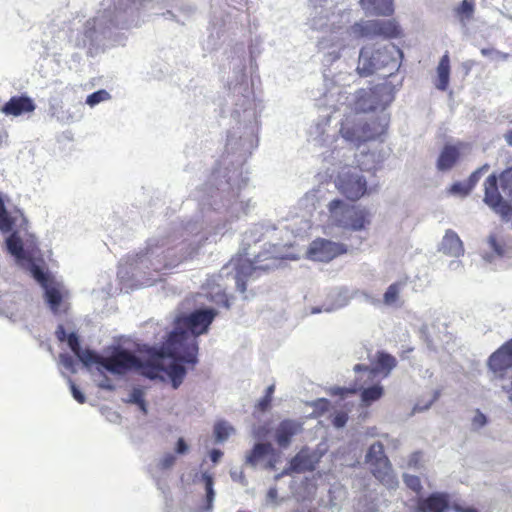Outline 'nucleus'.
<instances>
[{
	"instance_id": "nucleus-1",
	"label": "nucleus",
	"mask_w": 512,
	"mask_h": 512,
	"mask_svg": "<svg viewBox=\"0 0 512 512\" xmlns=\"http://www.w3.org/2000/svg\"><path fill=\"white\" fill-rule=\"evenodd\" d=\"M193 341V337L186 333H170L159 349L149 352V359L143 361L138 358L139 363L134 370L147 378H158L165 371L163 359L166 357L195 366L198 359H195L196 346Z\"/></svg>"
},
{
	"instance_id": "nucleus-2",
	"label": "nucleus",
	"mask_w": 512,
	"mask_h": 512,
	"mask_svg": "<svg viewBox=\"0 0 512 512\" xmlns=\"http://www.w3.org/2000/svg\"><path fill=\"white\" fill-rule=\"evenodd\" d=\"M402 59V50L393 43L378 48L365 46L360 50L356 71L361 77H368L387 69V75L391 76L400 68Z\"/></svg>"
},
{
	"instance_id": "nucleus-3",
	"label": "nucleus",
	"mask_w": 512,
	"mask_h": 512,
	"mask_svg": "<svg viewBox=\"0 0 512 512\" xmlns=\"http://www.w3.org/2000/svg\"><path fill=\"white\" fill-rule=\"evenodd\" d=\"M389 120L385 115L371 116L365 120L349 123H342L340 127L341 136L356 146L363 143L375 141L386 134Z\"/></svg>"
},
{
	"instance_id": "nucleus-4",
	"label": "nucleus",
	"mask_w": 512,
	"mask_h": 512,
	"mask_svg": "<svg viewBox=\"0 0 512 512\" xmlns=\"http://www.w3.org/2000/svg\"><path fill=\"white\" fill-rule=\"evenodd\" d=\"M328 211L338 227L360 231L370 224V213L367 209L349 205L341 199L330 201Z\"/></svg>"
},
{
	"instance_id": "nucleus-5",
	"label": "nucleus",
	"mask_w": 512,
	"mask_h": 512,
	"mask_svg": "<svg viewBox=\"0 0 512 512\" xmlns=\"http://www.w3.org/2000/svg\"><path fill=\"white\" fill-rule=\"evenodd\" d=\"M366 463L369 464L372 475L389 489L398 487V479L393 472L392 465L385 454L381 442L373 443L366 454Z\"/></svg>"
},
{
	"instance_id": "nucleus-6",
	"label": "nucleus",
	"mask_w": 512,
	"mask_h": 512,
	"mask_svg": "<svg viewBox=\"0 0 512 512\" xmlns=\"http://www.w3.org/2000/svg\"><path fill=\"white\" fill-rule=\"evenodd\" d=\"M352 31L357 38H383L386 40L395 39L401 36L402 30L395 19L366 20L356 22L352 25Z\"/></svg>"
},
{
	"instance_id": "nucleus-7",
	"label": "nucleus",
	"mask_w": 512,
	"mask_h": 512,
	"mask_svg": "<svg viewBox=\"0 0 512 512\" xmlns=\"http://www.w3.org/2000/svg\"><path fill=\"white\" fill-rule=\"evenodd\" d=\"M216 313L212 309L196 310L182 319L185 330H174L171 333H186L193 337V343L196 346L195 359L198 355L197 337L207 332Z\"/></svg>"
},
{
	"instance_id": "nucleus-8",
	"label": "nucleus",
	"mask_w": 512,
	"mask_h": 512,
	"mask_svg": "<svg viewBox=\"0 0 512 512\" xmlns=\"http://www.w3.org/2000/svg\"><path fill=\"white\" fill-rule=\"evenodd\" d=\"M499 177L491 174L484 182V202L503 219L512 217V206L503 199L498 188Z\"/></svg>"
},
{
	"instance_id": "nucleus-9",
	"label": "nucleus",
	"mask_w": 512,
	"mask_h": 512,
	"mask_svg": "<svg viewBox=\"0 0 512 512\" xmlns=\"http://www.w3.org/2000/svg\"><path fill=\"white\" fill-rule=\"evenodd\" d=\"M338 191L350 201H357L367 193L366 179L356 172H344L336 183Z\"/></svg>"
},
{
	"instance_id": "nucleus-10",
	"label": "nucleus",
	"mask_w": 512,
	"mask_h": 512,
	"mask_svg": "<svg viewBox=\"0 0 512 512\" xmlns=\"http://www.w3.org/2000/svg\"><path fill=\"white\" fill-rule=\"evenodd\" d=\"M138 363V357L132 352L116 348L110 356L104 357L102 368L114 375H125Z\"/></svg>"
},
{
	"instance_id": "nucleus-11",
	"label": "nucleus",
	"mask_w": 512,
	"mask_h": 512,
	"mask_svg": "<svg viewBox=\"0 0 512 512\" xmlns=\"http://www.w3.org/2000/svg\"><path fill=\"white\" fill-rule=\"evenodd\" d=\"M346 252L347 247L344 244L322 238L314 240L308 249L310 259L320 262H329Z\"/></svg>"
},
{
	"instance_id": "nucleus-12",
	"label": "nucleus",
	"mask_w": 512,
	"mask_h": 512,
	"mask_svg": "<svg viewBox=\"0 0 512 512\" xmlns=\"http://www.w3.org/2000/svg\"><path fill=\"white\" fill-rule=\"evenodd\" d=\"M487 366L499 378H503L507 371L512 369V338L489 356Z\"/></svg>"
},
{
	"instance_id": "nucleus-13",
	"label": "nucleus",
	"mask_w": 512,
	"mask_h": 512,
	"mask_svg": "<svg viewBox=\"0 0 512 512\" xmlns=\"http://www.w3.org/2000/svg\"><path fill=\"white\" fill-rule=\"evenodd\" d=\"M44 289L45 301L54 314L67 313L69 303L67 302L69 293L62 284L54 281Z\"/></svg>"
},
{
	"instance_id": "nucleus-14",
	"label": "nucleus",
	"mask_w": 512,
	"mask_h": 512,
	"mask_svg": "<svg viewBox=\"0 0 512 512\" xmlns=\"http://www.w3.org/2000/svg\"><path fill=\"white\" fill-rule=\"evenodd\" d=\"M449 496L446 493L435 492L417 502L416 512H447Z\"/></svg>"
},
{
	"instance_id": "nucleus-15",
	"label": "nucleus",
	"mask_w": 512,
	"mask_h": 512,
	"mask_svg": "<svg viewBox=\"0 0 512 512\" xmlns=\"http://www.w3.org/2000/svg\"><path fill=\"white\" fill-rule=\"evenodd\" d=\"M302 430V426L295 420L285 419L279 423L275 430V441L281 448H287L292 438Z\"/></svg>"
},
{
	"instance_id": "nucleus-16",
	"label": "nucleus",
	"mask_w": 512,
	"mask_h": 512,
	"mask_svg": "<svg viewBox=\"0 0 512 512\" xmlns=\"http://www.w3.org/2000/svg\"><path fill=\"white\" fill-rule=\"evenodd\" d=\"M465 146L464 143L459 142L456 145H445L437 159V169L439 171H448L451 170L456 163L459 161L461 156V149Z\"/></svg>"
},
{
	"instance_id": "nucleus-17",
	"label": "nucleus",
	"mask_w": 512,
	"mask_h": 512,
	"mask_svg": "<svg viewBox=\"0 0 512 512\" xmlns=\"http://www.w3.org/2000/svg\"><path fill=\"white\" fill-rule=\"evenodd\" d=\"M36 106L33 100L28 96H14L2 107V112L6 115L19 116L24 113H31Z\"/></svg>"
},
{
	"instance_id": "nucleus-18",
	"label": "nucleus",
	"mask_w": 512,
	"mask_h": 512,
	"mask_svg": "<svg viewBox=\"0 0 512 512\" xmlns=\"http://www.w3.org/2000/svg\"><path fill=\"white\" fill-rule=\"evenodd\" d=\"M440 251L451 257H460L464 254V246L458 234L448 229L443 236Z\"/></svg>"
},
{
	"instance_id": "nucleus-19",
	"label": "nucleus",
	"mask_w": 512,
	"mask_h": 512,
	"mask_svg": "<svg viewBox=\"0 0 512 512\" xmlns=\"http://www.w3.org/2000/svg\"><path fill=\"white\" fill-rule=\"evenodd\" d=\"M359 4L370 14L384 17L394 14L393 0H360Z\"/></svg>"
},
{
	"instance_id": "nucleus-20",
	"label": "nucleus",
	"mask_w": 512,
	"mask_h": 512,
	"mask_svg": "<svg viewBox=\"0 0 512 512\" xmlns=\"http://www.w3.org/2000/svg\"><path fill=\"white\" fill-rule=\"evenodd\" d=\"M450 81V58L446 52L440 59L437 66V79L435 86L440 91H445L449 86Z\"/></svg>"
},
{
	"instance_id": "nucleus-21",
	"label": "nucleus",
	"mask_w": 512,
	"mask_h": 512,
	"mask_svg": "<svg viewBox=\"0 0 512 512\" xmlns=\"http://www.w3.org/2000/svg\"><path fill=\"white\" fill-rule=\"evenodd\" d=\"M274 455L275 449L270 443H257L246 456V462L255 466L266 457Z\"/></svg>"
},
{
	"instance_id": "nucleus-22",
	"label": "nucleus",
	"mask_w": 512,
	"mask_h": 512,
	"mask_svg": "<svg viewBox=\"0 0 512 512\" xmlns=\"http://www.w3.org/2000/svg\"><path fill=\"white\" fill-rule=\"evenodd\" d=\"M7 250L18 262L27 260L29 257L24 250L23 242L16 232L12 233L6 240Z\"/></svg>"
},
{
	"instance_id": "nucleus-23",
	"label": "nucleus",
	"mask_w": 512,
	"mask_h": 512,
	"mask_svg": "<svg viewBox=\"0 0 512 512\" xmlns=\"http://www.w3.org/2000/svg\"><path fill=\"white\" fill-rule=\"evenodd\" d=\"M27 260L29 261L28 270L31 276L41 285L42 288H45L46 286L55 281L53 276H51V274L48 271H45L31 258H28Z\"/></svg>"
},
{
	"instance_id": "nucleus-24",
	"label": "nucleus",
	"mask_w": 512,
	"mask_h": 512,
	"mask_svg": "<svg viewBox=\"0 0 512 512\" xmlns=\"http://www.w3.org/2000/svg\"><path fill=\"white\" fill-rule=\"evenodd\" d=\"M405 285L406 281H396L390 284L383 294V303L386 306L397 305L400 301L401 291Z\"/></svg>"
},
{
	"instance_id": "nucleus-25",
	"label": "nucleus",
	"mask_w": 512,
	"mask_h": 512,
	"mask_svg": "<svg viewBox=\"0 0 512 512\" xmlns=\"http://www.w3.org/2000/svg\"><path fill=\"white\" fill-rule=\"evenodd\" d=\"M396 358L385 352H378L375 362V371L384 372L388 375L390 371L396 366Z\"/></svg>"
},
{
	"instance_id": "nucleus-26",
	"label": "nucleus",
	"mask_w": 512,
	"mask_h": 512,
	"mask_svg": "<svg viewBox=\"0 0 512 512\" xmlns=\"http://www.w3.org/2000/svg\"><path fill=\"white\" fill-rule=\"evenodd\" d=\"M475 12V0H463L460 5L454 9L456 17L461 23H466L473 18Z\"/></svg>"
},
{
	"instance_id": "nucleus-27",
	"label": "nucleus",
	"mask_w": 512,
	"mask_h": 512,
	"mask_svg": "<svg viewBox=\"0 0 512 512\" xmlns=\"http://www.w3.org/2000/svg\"><path fill=\"white\" fill-rule=\"evenodd\" d=\"M384 394V389L380 384L367 387L361 392V400L368 406L372 402L379 400Z\"/></svg>"
},
{
	"instance_id": "nucleus-28",
	"label": "nucleus",
	"mask_w": 512,
	"mask_h": 512,
	"mask_svg": "<svg viewBox=\"0 0 512 512\" xmlns=\"http://www.w3.org/2000/svg\"><path fill=\"white\" fill-rule=\"evenodd\" d=\"M76 356L85 366H91L96 364L102 367L103 365L104 357L97 354L93 350L81 349Z\"/></svg>"
},
{
	"instance_id": "nucleus-29",
	"label": "nucleus",
	"mask_w": 512,
	"mask_h": 512,
	"mask_svg": "<svg viewBox=\"0 0 512 512\" xmlns=\"http://www.w3.org/2000/svg\"><path fill=\"white\" fill-rule=\"evenodd\" d=\"M167 374L171 379L173 388H178L186 375V369L184 366L178 363H173L169 366Z\"/></svg>"
},
{
	"instance_id": "nucleus-30",
	"label": "nucleus",
	"mask_w": 512,
	"mask_h": 512,
	"mask_svg": "<svg viewBox=\"0 0 512 512\" xmlns=\"http://www.w3.org/2000/svg\"><path fill=\"white\" fill-rule=\"evenodd\" d=\"M499 181L503 192L512 199V166L500 173Z\"/></svg>"
},
{
	"instance_id": "nucleus-31",
	"label": "nucleus",
	"mask_w": 512,
	"mask_h": 512,
	"mask_svg": "<svg viewBox=\"0 0 512 512\" xmlns=\"http://www.w3.org/2000/svg\"><path fill=\"white\" fill-rule=\"evenodd\" d=\"M127 402L136 404L144 414L147 413V406L144 399V393L141 389H133V391L129 395V399L127 400Z\"/></svg>"
},
{
	"instance_id": "nucleus-32",
	"label": "nucleus",
	"mask_w": 512,
	"mask_h": 512,
	"mask_svg": "<svg viewBox=\"0 0 512 512\" xmlns=\"http://www.w3.org/2000/svg\"><path fill=\"white\" fill-rule=\"evenodd\" d=\"M14 222L12 218L7 214L4 203L0 198V230L3 232H9L12 230Z\"/></svg>"
},
{
	"instance_id": "nucleus-33",
	"label": "nucleus",
	"mask_w": 512,
	"mask_h": 512,
	"mask_svg": "<svg viewBox=\"0 0 512 512\" xmlns=\"http://www.w3.org/2000/svg\"><path fill=\"white\" fill-rule=\"evenodd\" d=\"M202 480L204 481V484H205L207 508L211 509L212 502H213L214 495H215L214 489H213V484H214L213 477L208 473H203Z\"/></svg>"
},
{
	"instance_id": "nucleus-34",
	"label": "nucleus",
	"mask_w": 512,
	"mask_h": 512,
	"mask_svg": "<svg viewBox=\"0 0 512 512\" xmlns=\"http://www.w3.org/2000/svg\"><path fill=\"white\" fill-rule=\"evenodd\" d=\"M109 98L110 95L106 90H98L87 97L86 103L90 106H94L102 101L108 100Z\"/></svg>"
},
{
	"instance_id": "nucleus-35",
	"label": "nucleus",
	"mask_w": 512,
	"mask_h": 512,
	"mask_svg": "<svg viewBox=\"0 0 512 512\" xmlns=\"http://www.w3.org/2000/svg\"><path fill=\"white\" fill-rule=\"evenodd\" d=\"M231 430L232 428L226 425L224 422L217 423L214 427L215 436L219 441L226 440Z\"/></svg>"
},
{
	"instance_id": "nucleus-36",
	"label": "nucleus",
	"mask_w": 512,
	"mask_h": 512,
	"mask_svg": "<svg viewBox=\"0 0 512 512\" xmlns=\"http://www.w3.org/2000/svg\"><path fill=\"white\" fill-rule=\"evenodd\" d=\"M449 191L452 194L466 196L472 191V189L471 186H468L467 182H455L452 184Z\"/></svg>"
},
{
	"instance_id": "nucleus-37",
	"label": "nucleus",
	"mask_w": 512,
	"mask_h": 512,
	"mask_svg": "<svg viewBox=\"0 0 512 512\" xmlns=\"http://www.w3.org/2000/svg\"><path fill=\"white\" fill-rule=\"evenodd\" d=\"M404 483L406 486L414 492H420L422 489L421 481L418 476L415 475H404Z\"/></svg>"
},
{
	"instance_id": "nucleus-38",
	"label": "nucleus",
	"mask_w": 512,
	"mask_h": 512,
	"mask_svg": "<svg viewBox=\"0 0 512 512\" xmlns=\"http://www.w3.org/2000/svg\"><path fill=\"white\" fill-rule=\"evenodd\" d=\"M490 168V166L488 164H484L483 166H481L480 168H478L477 170H475L468 178V180L466 181L468 183V186H471V189H473L476 184L478 183L481 175L486 172L488 169Z\"/></svg>"
},
{
	"instance_id": "nucleus-39",
	"label": "nucleus",
	"mask_w": 512,
	"mask_h": 512,
	"mask_svg": "<svg viewBox=\"0 0 512 512\" xmlns=\"http://www.w3.org/2000/svg\"><path fill=\"white\" fill-rule=\"evenodd\" d=\"M67 343L70 347V349L72 350V352L77 355L79 353V351L82 349L81 346H80V341H79V337L77 336L76 333L72 332L70 333L67 338Z\"/></svg>"
},
{
	"instance_id": "nucleus-40",
	"label": "nucleus",
	"mask_w": 512,
	"mask_h": 512,
	"mask_svg": "<svg viewBox=\"0 0 512 512\" xmlns=\"http://www.w3.org/2000/svg\"><path fill=\"white\" fill-rule=\"evenodd\" d=\"M291 468L294 471L301 472L306 469L305 466V457L301 454H297L292 460H291Z\"/></svg>"
},
{
	"instance_id": "nucleus-41",
	"label": "nucleus",
	"mask_w": 512,
	"mask_h": 512,
	"mask_svg": "<svg viewBox=\"0 0 512 512\" xmlns=\"http://www.w3.org/2000/svg\"><path fill=\"white\" fill-rule=\"evenodd\" d=\"M175 462H176V457L171 453H167L160 460L159 467L162 470H167V469H170L175 464Z\"/></svg>"
},
{
	"instance_id": "nucleus-42",
	"label": "nucleus",
	"mask_w": 512,
	"mask_h": 512,
	"mask_svg": "<svg viewBox=\"0 0 512 512\" xmlns=\"http://www.w3.org/2000/svg\"><path fill=\"white\" fill-rule=\"evenodd\" d=\"M348 421V414L346 412H337L333 419H332V424L337 427V428H342L346 425Z\"/></svg>"
},
{
	"instance_id": "nucleus-43",
	"label": "nucleus",
	"mask_w": 512,
	"mask_h": 512,
	"mask_svg": "<svg viewBox=\"0 0 512 512\" xmlns=\"http://www.w3.org/2000/svg\"><path fill=\"white\" fill-rule=\"evenodd\" d=\"M272 399L266 396H263L258 403L256 404L255 408L257 411L264 413L271 407Z\"/></svg>"
},
{
	"instance_id": "nucleus-44",
	"label": "nucleus",
	"mask_w": 512,
	"mask_h": 512,
	"mask_svg": "<svg viewBox=\"0 0 512 512\" xmlns=\"http://www.w3.org/2000/svg\"><path fill=\"white\" fill-rule=\"evenodd\" d=\"M355 388H343V387H335L331 390V394L335 396L344 397L348 394H355Z\"/></svg>"
},
{
	"instance_id": "nucleus-45",
	"label": "nucleus",
	"mask_w": 512,
	"mask_h": 512,
	"mask_svg": "<svg viewBox=\"0 0 512 512\" xmlns=\"http://www.w3.org/2000/svg\"><path fill=\"white\" fill-rule=\"evenodd\" d=\"M70 388H71V392H72V395L74 397V399L83 404L86 400L84 394L77 388V386L75 385V383H73L72 381H70Z\"/></svg>"
},
{
	"instance_id": "nucleus-46",
	"label": "nucleus",
	"mask_w": 512,
	"mask_h": 512,
	"mask_svg": "<svg viewBox=\"0 0 512 512\" xmlns=\"http://www.w3.org/2000/svg\"><path fill=\"white\" fill-rule=\"evenodd\" d=\"M486 423H487L486 416L483 413H481L480 411H477V413L475 414V416L473 417V420H472L473 426L479 428V427H483Z\"/></svg>"
},
{
	"instance_id": "nucleus-47",
	"label": "nucleus",
	"mask_w": 512,
	"mask_h": 512,
	"mask_svg": "<svg viewBox=\"0 0 512 512\" xmlns=\"http://www.w3.org/2000/svg\"><path fill=\"white\" fill-rule=\"evenodd\" d=\"M481 54L483 56H491V55H496L498 56L499 58L501 59H507L508 58V54H505V53H502L500 51H497L493 48H483L481 49Z\"/></svg>"
},
{
	"instance_id": "nucleus-48",
	"label": "nucleus",
	"mask_w": 512,
	"mask_h": 512,
	"mask_svg": "<svg viewBox=\"0 0 512 512\" xmlns=\"http://www.w3.org/2000/svg\"><path fill=\"white\" fill-rule=\"evenodd\" d=\"M175 451L177 454H185L188 451V445L183 438L178 439Z\"/></svg>"
},
{
	"instance_id": "nucleus-49",
	"label": "nucleus",
	"mask_w": 512,
	"mask_h": 512,
	"mask_svg": "<svg viewBox=\"0 0 512 512\" xmlns=\"http://www.w3.org/2000/svg\"><path fill=\"white\" fill-rule=\"evenodd\" d=\"M278 491L275 487H272L267 492V499L271 503H277Z\"/></svg>"
},
{
	"instance_id": "nucleus-50",
	"label": "nucleus",
	"mask_w": 512,
	"mask_h": 512,
	"mask_svg": "<svg viewBox=\"0 0 512 512\" xmlns=\"http://www.w3.org/2000/svg\"><path fill=\"white\" fill-rule=\"evenodd\" d=\"M236 286H237V289L241 292V293H244L247 289V286H246V281L244 280V278L240 275H237L236 277Z\"/></svg>"
},
{
	"instance_id": "nucleus-51",
	"label": "nucleus",
	"mask_w": 512,
	"mask_h": 512,
	"mask_svg": "<svg viewBox=\"0 0 512 512\" xmlns=\"http://www.w3.org/2000/svg\"><path fill=\"white\" fill-rule=\"evenodd\" d=\"M222 455H223V453L219 449H213L210 452V458H211L212 462H214V463H217L220 460V458L222 457Z\"/></svg>"
},
{
	"instance_id": "nucleus-52",
	"label": "nucleus",
	"mask_w": 512,
	"mask_h": 512,
	"mask_svg": "<svg viewBox=\"0 0 512 512\" xmlns=\"http://www.w3.org/2000/svg\"><path fill=\"white\" fill-rule=\"evenodd\" d=\"M453 510L455 512H479L476 508H473V507H466V508H464V507H462L460 505H457V504L453 506Z\"/></svg>"
},
{
	"instance_id": "nucleus-53",
	"label": "nucleus",
	"mask_w": 512,
	"mask_h": 512,
	"mask_svg": "<svg viewBox=\"0 0 512 512\" xmlns=\"http://www.w3.org/2000/svg\"><path fill=\"white\" fill-rule=\"evenodd\" d=\"M56 335L60 341H64L68 336V335H66L64 327L61 325L57 328Z\"/></svg>"
},
{
	"instance_id": "nucleus-54",
	"label": "nucleus",
	"mask_w": 512,
	"mask_h": 512,
	"mask_svg": "<svg viewBox=\"0 0 512 512\" xmlns=\"http://www.w3.org/2000/svg\"><path fill=\"white\" fill-rule=\"evenodd\" d=\"M274 391H275V385L274 384H271L270 386L267 387L266 391H265V395L266 397H269L271 399H273V394H274Z\"/></svg>"
},
{
	"instance_id": "nucleus-55",
	"label": "nucleus",
	"mask_w": 512,
	"mask_h": 512,
	"mask_svg": "<svg viewBox=\"0 0 512 512\" xmlns=\"http://www.w3.org/2000/svg\"><path fill=\"white\" fill-rule=\"evenodd\" d=\"M418 462V453H415L412 455V457L409 460V466H416Z\"/></svg>"
},
{
	"instance_id": "nucleus-56",
	"label": "nucleus",
	"mask_w": 512,
	"mask_h": 512,
	"mask_svg": "<svg viewBox=\"0 0 512 512\" xmlns=\"http://www.w3.org/2000/svg\"><path fill=\"white\" fill-rule=\"evenodd\" d=\"M504 138H505L506 142L510 146H512V131H508L507 133H505Z\"/></svg>"
},
{
	"instance_id": "nucleus-57",
	"label": "nucleus",
	"mask_w": 512,
	"mask_h": 512,
	"mask_svg": "<svg viewBox=\"0 0 512 512\" xmlns=\"http://www.w3.org/2000/svg\"><path fill=\"white\" fill-rule=\"evenodd\" d=\"M367 370H368V367L363 364H357L354 367V371H356V372L367 371Z\"/></svg>"
},
{
	"instance_id": "nucleus-58",
	"label": "nucleus",
	"mask_w": 512,
	"mask_h": 512,
	"mask_svg": "<svg viewBox=\"0 0 512 512\" xmlns=\"http://www.w3.org/2000/svg\"><path fill=\"white\" fill-rule=\"evenodd\" d=\"M491 244L493 245L494 249L497 251V253L501 254L500 250L498 249V246L496 244V240L494 238H491Z\"/></svg>"
},
{
	"instance_id": "nucleus-59",
	"label": "nucleus",
	"mask_w": 512,
	"mask_h": 512,
	"mask_svg": "<svg viewBox=\"0 0 512 512\" xmlns=\"http://www.w3.org/2000/svg\"><path fill=\"white\" fill-rule=\"evenodd\" d=\"M224 305H225V307H226V308H229V307H230V303H229V301H228V300H226V301H225V303H224Z\"/></svg>"
},
{
	"instance_id": "nucleus-60",
	"label": "nucleus",
	"mask_w": 512,
	"mask_h": 512,
	"mask_svg": "<svg viewBox=\"0 0 512 512\" xmlns=\"http://www.w3.org/2000/svg\"><path fill=\"white\" fill-rule=\"evenodd\" d=\"M101 387H103V388H107V389H112V388H113V387H112V386H110V385H107V386H105V385H101Z\"/></svg>"
},
{
	"instance_id": "nucleus-61",
	"label": "nucleus",
	"mask_w": 512,
	"mask_h": 512,
	"mask_svg": "<svg viewBox=\"0 0 512 512\" xmlns=\"http://www.w3.org/2000/svg\"><path fill=\"white\" fill-rule=\"evenodd\" d=\"M293 512H299V511H298V510H295V511H293Z\"/></svg>"
}]
</instances>
